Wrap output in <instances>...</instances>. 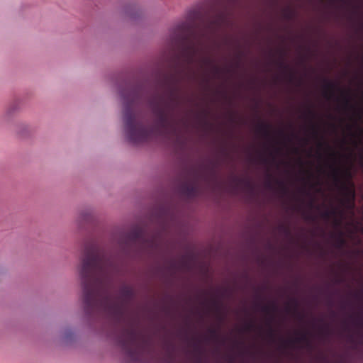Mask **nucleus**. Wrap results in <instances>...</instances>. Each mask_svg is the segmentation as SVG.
<instances>
[{"label":"nucleus","instance_id":"nucleus-6","mask_svg":"<svg viewBox=\"0 0 363 363\" xmlns=\"http://www.w3.org/2000/svg\"><path fill=\"white\" fill-rule=\"evenodd\" d=\"M331 176L338 186L342 194V198H355V189L353 182L351 181L352 174L350 169L347 168L342 171L339 167L331 165Z\"/></svg>","mask_w":363,"mask_h":363},{"label":"nucleus","instance_id":"nucleus-43","mask_svg":"<svg viewBox=\"0 0 363 363\" xmlns=\"http://www.w3.org/2000/svg\"><path fill=\"white\" fill-rule=\"evenodd\" d=\"M310 205H311V206H313V201H311V202L310 203Z\"/></svg>","mask_w":363,"mask_h":363},{"label":"nucleus","instance_id":"nucleus-39","mask_svg":"<svg viewBox=\"0 0 363 363\" xmlns=\"http://www.w3.org/2000/svg\"><path fill=\"white\" fill-rule=\"evenodd\" d=\"M336 155H337V154H336V152H332L330 153V156H331L332 157H333V158H335V157H336Z\"/></svg>","mask_w":363,"mask_h":363},{"label":"nucleus","instance_id":"nucleus-1","mask_svg":"<svg viewBox=\"0 0 363 363\" xmlns=\"http://www.w3.org/2000/svg\"><path fill=\"white\" fill-rule=\"evenodd\" d=\"M79 271L86 313H106L118 323L123 321L134 294L131 287L123 286L120 298L112 297L113 277L117 271L114 261L90 242L85 246Z\"/></svg>","mask_w":363,"mask_h":363},{"label":"nucleus","instance_id":"nucleus-16","mask_svg":"<svg viewBox=\"0 0 363 363\" xmlns=\"http://www.w3.org/2000/svg\"><path fill=\"white\" fill-rule=\"evenodd\" d=\"M143 231L140 228H135L128 235V238L132 242H140L143 240Z\"/></svg>","mask_w":363,"mask_h":363},{"label":"nucleus","instance_id":"nucleus-45","mask_svg":"<svg viewBox=\"0 0 363 363\" xmlns=\"http://www.w3.org/2000/svg\"><path fill=\"white\" fill-rule=\"evenodd\" d=\"M307 219H311V217L308 216L307 217Z\"/></svg>","mask_w":363,"mask_h":363},{"label":"nucleus","instance_id":"nucleus-25","mask_svg":"<svg viewBox=\"0 0 363 363\" xmlns=\"http://www.w3.org/2000/svg\"><path fill=\"white\" fill-rule=\"evenodd\" d=\"M250 327H251V334H252L253 330H254V328H255V323H254V318H253V316H252V311H251V325H250ZM253 347H254V343H253L252 335H251V362H252V359H253V352H252Z\"/></svg>","mask_w":363,"mask_h":363},{"label":"nucleus","instance_id":"nucleus-13","mask_svg":"<svg viewBox=\"0 0 363 363\" xmlns=\"http://www.w3.org/2000/svg\"><path fill=\"white\" fill-rule=\"evenodd\" d=\"M340 89L337 85L332 81L324 79V96L327 99H330L335 96V91Z\"/></svg>","mask_w":363,"mask_h":363},{"label":"nucleus","instance_id":"nucleus-28","mask_svg":"<svg viewBox=\"0 0 363 363\" xmlns=\"http://www.w3.org/2000/svg\"><path fill=\"white\" fill-rule=\"evenodd\" d=\"M211 303L212 306L216 309V311H220V304L219 302L216 299H212L211 301Z\"/></svg>","mask_w":363,"mask_h":363},{"label":"nucleus","instance_id":"nucleus-30","mask_svg":"<svg viewBox=\"0 0 363 363\" xmlns=\"http://www.w3.org/2000/svg\"><path fill=\"white\" fill-rule=\"evenodd\" d=\"M311 128L313 136L315 137V138L318 137V129L317 125L315 124H314V123H312Z\"/></svg>","mask_w":363,"mask_h":363},{"label":"nucleus","instance_id":"nucleus-32","mask_svg":"<svg viewBox=\"0 0 363 363\" xmlns=\"http://www.w3.org/2000/svg\"><path fill=\"white\" fill-rule=\"evenodd\" d=\"M217 164L216 162H211V167H207L206 168L210 169L212 172H214L215 168L216 167Z\"/></svg>","mask_w":363,"mask_h":363},{"label":"nucleus","instance_id":"nucleus-29","mask_svg":"<svg viewBox=\"0 0 363 363\" xmlns=\"http://www.w3.org/2000/svg\"><path fill=\"white\" fill-rule=\"evenodd\" d=\"M306 116L311 118V119H314L316 116L315 113L311 108H308L306 111Z\"/></svg>","mask_w":363,"mask_h":363},{"label":"nucleus","instance_id":"nucleus-15","mask_svg":"<svg viewBox=\"0 0 363 363\" xmlns=\"http://www.w3.org/2000/svg\"><path fill=\"white\" fill-rule=\"evenodd\" d=\"M273 147V151L270 150L271 147H267V151L269 152V157H265L263 159V162L265 164H270L272 162H274L276 160V154H278L280 152V148L277 147L276 145H272Z\"/></svg>","mask_w":363,"mask_h":363},{"label":"nucleus","instance_id":"nucleus-42","mask_svg":"<svg viewBox=\"0 0 363 363\" xmlns=\"http://www.w3.org/2000/svg\"><path fill=\"white\" fill-rule=\"evenodd\" d=\"M204 80L206 82H208V79L207 76L205 77Z\"/></svg>","mask_w":363,"mask_h":363},{"label":"nucleus","instance_id":"nucleus-5","mask_svg":"<svg viewBox=\"0 0 363 363\" xmlns=\"http://www.w3.org/2000/svg\"><path fill=\"white\" fill-rule=\"evenodd\" d=\"M119 343L127 358L132 362H139L150 350V340L134 328L123 330Z\"/></svg>","mask_w":363,"mask_h":363},{"label":"nucleus","instance_id":"nucleus-35","mask_svg":"<svg viewBox=\"0 0 363 363\" xmlns=\"http://www.w3.org/2000/svg\"><path fill=\"white\" fill-rule=\"evenodd\" d=\"M245 328L246 330H250V322L246 321Z\"/></svg>","mask_w":363,"mask_h":363},{"label":"nucleus","instance_id":"nucleus-22","mask_svg":"<svg viewBox=\"0 0 363 363\" xmlns=\"http://www.w3.org/2000/svg\"><path fill=\"white\" fill-rule=\"evenodd\" d=\"M252 64V59L251 58V65ZM252 84H253V77L252 74L251 73V90L252 89ZM252 96H251V130H252ZM251 164H252V151H253V144H252V140L251 139Z\"/></svg>","mask_w":363,"mask_h":363},{"label":"nucleus","instance_id":"nucleus-4","mask_svg":"<svg viewBox=\"0 0 363 363\" xmlns=\"http://www.w3.org/2000/svg\"><path fill=\"white\" fill-rule=\"evenodd\" d=\"M121 95L124 101V130L128 141L133 144L148 141L154 130L138 120L132 111V107L140 101L139 91L135 89L131 90L127 95L122 91Z\"/></svg>","mask_w":363,"mask_h":363},{"label":"nucleus","instance_id":"nucleus-11","mask_svg":"<svg viewBox=\"0 0 363 363\" xmlns=\"http://www.w3.org/2000/svg\"><path fill=\"white\" fill-rule=\"evenodd\" d=\"M277 52L279 53V58L277 60L274 58V52L272 50L270 51L269 55L271 58V62L275 65L279 69L283 70L284 72H289V67L284 62V60L285 52L282 50H278Z\"/></svg>","mask_w":363,"mask_h":363},{"label":"nucleus","instance_id":"nucleus-41","mask_svg":"<svg viewBox=\"0 0 363 363\" xmlns=\"http://www.w3.org/2000/svg\"><path fill=\"white\" fill-rule=\"evenodd\" d=\"M342 279H337L336 280V282H337V283H340V282H342Z\"/></svg>","mask_w":363,"mask_h":363},{"label":"nucleus","instance_id":"nucleus-38","mask_svg":"<svg viewBox=\"0 0 363 363\" xmlns=\"http://www.w3.org/2000/svg\"><path fill=\"white\" fill-rule=\"evenodd\" d=\"M278 133H279V135H282V136H285L284 133V131H283L282 130H279L278 131Z\"/></svg>","mask_w":363,"mask_h":363},{"label":"nucleus","instance_id":"nucleus-20","mask_svg":"<svg viewBox=\"0 0 363 363\" xmlns=\"http://www.w3.org/2000/svg\"><path fill=\"white\" fill-rule=\"evenodd\" d=\"M291 304L294 306V312H296V313L298 315L299 318L302 320L303 316L302 315H301L300 313H297V309L298 307V302L297 299L293 298L290 303H287V306H286L287 311H291Z\"/></svg>","mask_w":363,"mask_h":363},{"label":"nucleus","instance_id":"nucleus-8","mask_svg":"<svg viewBox=\"0 0 363 363\" xmlns=\"http://www.w3.org/2000/svg\"><path fill=\"white\" fill-rule=\"evenodd\" d=\"M265 187L271 191H279L283 194L288 191L287 186L284 181L276 178L272 173L267 172L264 181Z\"/></svg>","mask_w":363,"mask_h":363},{"label":"nucleus","instance_id":"nucleus-2","mask_svg":"<svg viewBox=\"0 0 363 363\" xmlns=\"http://www.w3.org/2000/svg\"><path fill=\"white\" fill-rule=\"evenodd\" d=\"M211 7L219 10L206 19L199 8L190 10L185 21L176 26L172 34L173 43L180 49L178 60L189 67L193 65L206 44L214 40L221 32L231 27L237 11L247 6L249 0H208Z\"/></svg>","mask_w":363,"mask_h":363},{"label":"nucleus","instance_id":"nucleus-24","mask_svg":"<svg viewBox=\"0 0 363 363\" xmlns=\"http://www.w3.org/2000/svg\"><path fill=\"white\" fill-rule=\"evenodd\" d=\"M278 230L280 233H283L284 235L289 237L291 236V230L289 226L285 225L284 224H281L278 226Z\"/></svg>","mask_w":363,"mask_h":363},{"label":"nucleus","instance_id":"nucleus-26","mask_svg":"<svg viewBox=\"0 0 363 363\" xmlns=\"http://www.w3.org/2000/svg\"><path fill=\"white\" fill-rule=\"evenodd\" d=\"M230 180L232 182V184L237 187L241 185L242 182V179L235 174L230 175Z\"/></svg>","mask_w":363,"mask_h":363},{"label":"nucleus","instance_id":"nucleus-7","mask_svg":"<svg viewBox=\"0 0 363 363\" xmlns=\"http://www.w3.org/2000/svg\"><path fill=\"white\" fill-rule=\"evenodd\" d=\"M261 311L266 316V337L271 343H274L277 340V331L273 327L275 315L278 311V306L274 301H269L261 307Z\"/></svg>","mask_w":363,"mask_h":363},{"label":"nucleus","instance_id":"nucleus-46","mask_svg":"<svg viewBox=\"0 0 363 363\" xmlns=\"http://www.w3.org/2000/svg\"><path fill=\"white\" fill-rule=\"evenodd\" d=\"M250 289H251V291H252V285H251V286H250Z\"/></svg>","mask_w":363,"mask_h":363},{"label":"nucleus","instance_id":"nucleus-33","mask_svg":"<svg viewBox=\"0 0 363 363\" xmlns=\"http://www.w3.org/2000/svg\"><path fill=\"white\" fill-rule=\"evenodd\" d=\"M171 347H172L171 345L167 346V352H168L169 357L172 356Z\"/></svg>","mask_w":363,"mask_h":363},{"label":"nucleus","instance_id":"nucleus-47","mask_svg":"<svg viewBox=\"0 0 363 363\" xmlns=\"http://www.w3.org/2000/svg\"><path fill=\"white\" fill-rule=\"evenodd\" d=\"M250 45H252V42L250 43Z\"/></svg>","mask_w":363,"mask_h":363},{"label":"nucleus","instance_id":"nucleus-18","mask_svg":"<svg viewBox=\"0 0 363 363\" xmlns=\"http://www.w3.org/2000/svg\"><path fill=\"white\" fill-rule=\"evenodd\" d=\"M345 212L342 210L338 211L337 208H332L330 210H326L322 213V217L325 219H329L331 217H337L340 216L341 218L343 217Z\"/></svg>","mask_w":363,"mask_h":363},{"label":"nucleus","instance_id":"nucleus-36","mask_svg":"<svg viewBox=\"0 0 363 363\" xmlns=\"http://www.w3.org/2000/svg\"><path fill=\"white\" fill-rule=\"evenodd\" d=\"M253 189H254V186H253L252 179H251V187H250L251 195L252 194Z\"/></svg>","mask_w":363,"mask_h":363},{"label":"nucleus","instance_id":"nucleus-37","mask_svg":"<svg viewBox=\"0 0 363 363\" xmlns=\"http://www.w3.org/2000/svg\"><path fill=\"white\" fill-rule=\"evenodd\" d=\"M335 225H339L341 223V220H338V219H335Z\"/></svg>","mask_w":363,"mask_h":363},{"label":"nucleus","instance_id":"nucleus-19","mask_svg":"<svg viewBox=\"0 0 363 363\" xmlns=\"http://www.w3.org/2000/svg\"><path fill=\"white\" fill-rule=\"evenodd\" d=\"M340 203L347 211H353L355 208V198H342Z\"/></svg>","mask_w":363,"mask_h":363},{"label":"nucleus","instance_id":"nucleus-27","mask_svg":"<svg viewBox=\"0 0 363 363\" xmlns=\"http://www.w3.org/2000/svg\"><path fill=\"white\" fill-rule=\"evenodd\" d=\"M210 338L212 340H217L218 338V332L215 328H211L208 330Z\"/></svg>","mask_w":363,"mask_h":363},{"label":"nucleus","instance_id":"nucleus-21","mask_svg":"<svg viewBox=\"0 0 363 363\" xmlns=\"http://www.w3.org/2000/svg\"><path fill=\"white\" fill-rule=\"evenodd\" d=\"M335 242L336 247L338 248H341L346 244V240L343 237V233L342 231L339 232V234L335 236Z\"/></svg>","mask_w":363,"mask_h":363},{"label":"nucleus","instance_id":"nucleus-40","mask_svg":"<svg viewBox=\"0 0 363 363\" xmlns=\"http://www.w3.org/2000/svg\"><path fill=\"white\" fill-rule=\"evenodd\" d=\"M289 78L290 80H292L294 79V74L291 72L289 73Z\"/></svg>","mask_w":363,"mask_h":363},{"label":"nucleus","instance_id":"nucleus-31","mask_svg":"<svg viewBox=\"0 0 363 363\" xmlns=\"http://www.w3.org/2000/svg\"><path fill=\"white\" fill-rule=\"evenodd\" d=\"M203 116L202 118H201V123L203 125H208V122L206 120V117L207 116V112L206 111H203Z\"/></svg>","mask_w":363,"mask_h":363},{"label":"nucleus","instance_id":"nucleus-44","mask_svg":"<svg viewBox=\"0 0 363 363\" xmlns=\"http://www.w3.org/2000/svg\"><path fill=\"white\" fill-rule=\"evenodd\" d=\"M250 298H252V296H250ZM251 311H252V307L251 306Z\"/></svg>","mask_w":363,"mask_h":363},{"label":"nucleus","instance_id":"nucleus-3","mask_svg":"<svg viewBox=\"0 0 363 363\" xmlns=\"http://www.w3.org/2000/svg\"><path fill=\"white\" fill-rule=\"evenodd\" d=\"M172 82H178L175 76H165L162 86H168L166 93L156 89L147 98L148 104L155 120V128L160 133L167 132L174 125L173 112L177 104V96Z\"/></svg>","mask_w":363,"mask_h":363},{"label":"nucleus","instance_id":"nucleus-14","mask_svg":"<svg viewBox=\"0 0 363 363\" xmlns=\"http://www.w3.org/2000/svg\"><path fill=\"white\" fill-rule=\"evenodd\" d=\"M184 192L189 197H195L199 194V186L196 182L185 184L183 186Z\"/></svg>","mask_w":363,"mask_h":363},{"label":"nucleus","instance_id":"nucleus-9","mask_svg":"<svg viewBox=\"0 0 363 363\" xmlns=\"http://www.w3.org/2000/svg\"><path fill=\"white\" fill-rule=\"evenodd\" d=\"M294 343H303L304 347L307 348L310 352L313 350V345L306 332L301 333L299 335L294 339H291L289 340H284L281 339V346L282 347H286Z\"/></svg>","mask_w":363,"mask_h":363},{"label":"nucleus","instance_id":"nucleus-34","mask_svg":"<svg viewBox=\"0 0 363 363\" xmlns=\"http://www.w3.org/2000/svg\"><path fill=\"white\" fill-rule=\"evenodd\" d=\"M327 147V148L330 149V147H329V145L328 144H325V143H323L322 142H320L318 143V147L321 148L323 145H325Z\"/></svg>","mask_w":363,"mask_h":363},{"label":"nucleus","instance_id":"nucleus-12","mask_svg":"<svg viewBox=\"0 0 363 363\" xmlns=\"http://www.w3.org/2000/svg\"><path fill=\"white\" fill-rule=\"evenodd\" d=\"M259 130L262 136L267 140L270 142L274 140L273 137V127L272 124L269 123H262L259 125Z\"/></svg>","mask_w":363,"mask_h":363},{"label":"nucleus","instance_id":"nucleus-17","mask_svg":"<svg viewBox=\"0 0 363 363\" xmlns=\"http://www.w3.org/2000/svg\"><path fill=\"white\" fill-rule=\"evenodd\" d=\"M342 96L343 108L346 110L355 111V106L352 104L351 99L349 96V92L343 90H340Z\"/></svg>","mask_w":363,"mask_h":363},{"label":"nucleus","instance_id":"nucleus-23","mask_svg":"<svg viewBox=\"0 0 363 363\" xmlns=\"http://www.w3.org/2000/svg\"><path fill=\"white\" fill-rule=\"evenodd\" d=\"M315 359L320 363H328L329 362L328 357L323 352H319Z\"/></svg>","mask_w":363,"mask_h":363},{"label":"nucleus","instance_id":"nucleus-10","mask_svg":"<svg viewBox=\"0 0 363 363\" xmlns=\"http://www.w3.org/2000/svg\"><path fill=\"white\" fill-rule=\"evenodd\" d=\"M201 67L205 70H208L215 77H218L222 69L215 64L214 60L208 56H201L199 59Z\"/></svg>","mask_w":363,"mask_h":363}]
</instances>
